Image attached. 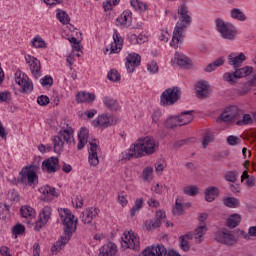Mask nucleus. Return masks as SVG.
<instances>
[{
	"label": "nucleus",
	"mask_w": 256,
	"mask_h": 256,
	"mask_svg": "<svg viewBox=\"0 0 256 256\" xmlns=\"http://www.w3.org/2000/svg\"><path fill=\"white\" fill-rule=\"evenodd\" d=\"M58 213L63 224L64 233L52 247V253H59V251H61V249L67 245L68 241H71L73 233L77 231V220H74L75 215L71 213V210L61 208L58 210Z\"/></svg>",
	"instance_id": "1"
},
{
	"label": "nucleus",
	"mask_w": 256,
	"mask_h": 256,
	"mask_svg": "<svg viewBox=\"0 0 256 256\" xmlns=\"http://www.w3.org/2000/svg\"><path fill=\"white\" fill-rule=\"evenodd\" d=\"M157 142L150 136L140 138L136 143L132 144L129 148V152H122L121 161H131L133 157L135 159H141L147 155H153L157 151Z\"/></svg>",
	"instance_id": "2"
},
{
	"label": "nucleus",
	"mask_w": 256,
	"mask_h": 256,
	"mask_svg": "<svg viewBox=\"0 0 256 256\" xmlns=\"http://www.w3.org/2000/svg\"><path fill=\"white\" fill-rule=\"evenodd\" d=\"M176 26L174 27L172 40L170 42L171 47L177 48L179 47V43L182 42L183 32L187 27H191L192 19L189 15V8H187L186 4H182L178 8L177 15H174V19H177Z\"/></svg>",
	"instance_id": "3"
},
{
	"label": "nucleus",
	"mask_w": 256,
	"mask_h": 256,
	"mask_svg": "<svg viewBox=\"0 0 256 256\" xmlns=\"http://www.w3.org/2000/svg\"><path fill=\"white\" fill-rule=\"evenodd\" d=\"M37 171H39L38 165L25 166L19 172L18 181L22 185H29V187H35L39 184V176H37Z\"/></svg>",
	"instance_id": "4"
},
{
	"label": "nucleus",
	"mask_w": 256,
	"mask_h": 256,
	"mask_svg": "<svg viewBox=\"0 0 256 256\" xmlns=\"http://www.w3.org/2000/svg\"><path fill=\"white\" fill-rule=\"evenodd\" d=\"M71 141H75L73 139V129H61L56 136L52 138L53 143V151L58 155L63 151V145L66 143H71Z\"/></svg>",
	"instance_id": "5"
},
{
	"label": "nucleus",
	"mask_w": 256,
	"mask_h": 256,
	"mask_svg": "<svg viewBox=\"0 0 256 256\" xmlns=\"http://www.w3.org/2000/svg\"><path fill=\"white\" fill-rule=\"evenodd\" d=\"M181 88L179 86H173L171 88H167L160 95V105L161 107H171V105H175L178 101H181Z\"/></svg>",
	"instance_id": "6"
},
{
	"label": "nucleus",
	"mask_w": 256,
	"mask_h": 256,
	"mask_svg": "<svg viewBox=\"0 0 256 256\" xmlns=\"http://www.w3.org/2000/svg\"><path fill=\"white\" fill-rule=\"evenodd\" d=\"M208 218L209 214H207V212H202L198 215V225L196 226L193 232V239L196 245L203 243V238L207 234V222L205 221H207Z\"/></svg>",
	"instance_id": "7"
},
{
	"label": "nucleus",
	"mask_w": 256,
	"mask_h": 256,
	"mask_svg": "<svg viewBox=\"0 0 256 256\" xmlns=\"http://www.w3.org/2000/svg\"><path fill=\"white\" fill-rule=\"evenodd\" d=\"M253 73V67L246 66L243 68L236 69L233 73L226 72L223 75L224 81H227L231 85H235L237 83L238 79H241L242 77H247Z\"/></svg>",
	"instance_id": "8"
},
{
	"label": "nucleus",
	"mask_w": 256,
	"mask_h": 256,
	"mask_svg": "<svg viewBox=\"0 0 256 256\" xmlns=\"http://www.w3.org/2000/svg\"><path fill=\"white\" fill-rule=\"evenodd\" d=\"M215 25L218 33H220L222 39H228V41H233L237 37V31L234 30L229 24L221 18L215 20Z\"/></svg>",
	"instance_id": "9"
},
{
	"label": "nucleus",
	"mask_w": 256,
	"mask_h": 256,
	"mask_svg": "<svg viewBox=\"0 0 256 256\" xmlns=\"http://www.w3.org/2000/svg\"><path fill=\"white\" fill-rule=\"evenodd\" d=\"M215 240L218 243H223L224 245H235L237 243V236L227 229L218 230L215 233Z\"/></svg>",
	"instance_id": "10"
},
{
	"label": "nucleus",
	"mask_w": 256,
	"mask_h": 256,
	"mask_svg": "<svg viewBox=\"0 0 256 256\" xmlns=\"http://www.w3.org/2000/svg\"><path fill=\"white\" fill-rule=\"evenodd\" d=\"M121 239L123 247H126V249H133V251H139V237L135 236V234L131 232H124Z\"/></svg>",
	"instance_id": "11"
},
{
	"label": "nucleus",
	"mask_w": 256,
	"mask_h": 256,
	"mask_svg": "<svg viewBox=\"0 0 256 256\" xmlns=\"http://www.w3.org/2000/svg\"><path fill=\"white\" fill-rule=\"evenodd\" d=\"M117 117L111 114H102L97 117V119L92 121V125L94 127H103L104 129L107 127H111L113 125H117Z\"/></svg>",
	"instance_id": "12"
},
{
	"label": "nucleus",
	"mask_w": 256,
	"mask_h": 256,
	"mask_svg": "<svg viewBox=\"0 0 256 256\" xmlns=\"http://www.w3.org/2000/svg\"><path fill=\"white\" fill-rule=\"evenodd\" d=\"M49 219H51V207L45 206L39 214V219L35 223L34 230L41 231V229L47 225Z\"/></svg>",
	"instance_id": "13"
},
{
	"label": "nucleus",
	"mask_w": 256,
	"mask_h": 256,
	"mask_svg": "<svg viewBox=\"0 0 256 256\" xmlns=\"http://www.w3.org/2000/svg\"><path fill=\"white\" fill-rule=\"evenodd\" d=\"M196 89V97L198 99H207L209 97V93H211V85L207 82V80H200L195 84Z\"/></svg>",
	"instance_id": "14"
},
{
	"label": "nucleus",
	"mask_w": 256,
	"mask_h": 256,
	"mask_svg": "<svg viewBox=\"0 0 256 256\" xmlns=\"http://www.w3.org/2000/svg\"><path fill=\"white\" fill-rule=\"evenodd\" d=\"M42 171H46V173H57L59 171V158L55 156H51L50 158L44 160L42 162Z\"/></svg>",
	"instance_id": "15"
},
{
	"label": "nucleus",
	"mask_w": 256,
	"mask_h": 256,
	"mask_svg": "<svg viewBox=\"0 0 256 256\" xmlns=\"http://www.w3.org/2000/svg\"><path fill=\"white\" fill-rule=\"evenodd\" d=\"M131 23H133V13L130 10H124L116 19L117 27H122V29L131 27Z\"/></svg>",
	"instance_id": "16"
},
{
	"label": "nucleus",
	"mask_w": 256,
	"mask_h": 256,
	"mask_svg": "<svg viewBox=\"0 0 256 256\" xmlns=\"http://www.w3.org/2000/svg\"><path fill=\"white\" fill-rule=\"evenodd\" d=\"M15 82L19 87H22V93H31V91H33V82H31L29 78H21V71L19 70L15 73Z\"/></svg>",
	"instance_id": "17"
},
{
	"label": "nucleus",
	"mask_w": 256,
	"mask_h": 256,
	"mask_svg": "<svg viewBox=\"0 0 256 256\" xmlns=\"http://www.w3.org/2000/svg\"><path fill=\"white\" fill-rule=\"evenodd\" d=\"M141 65V56L137 53H131L126 57L125 67L128 73H133L135 67Z\"/></svg>",
	"instance_id": "18"
},
{
	"label": "nucleus",
	"mask_w": 256,
	"mask_h": 256,
	"mask_svg": "<svg viewBox=\"0 0 256 256\" xmlns=\"http://www.w3.org/2000/svg\"><path fill=\"white\" fill-rule=\"evenodd\" d=\"M237 107L232 106L227 108L218 118L217 123H231L237 117Z\"/></svg>",
	"instance_id": "19"
},
{
	"label": "nucleus",
	"mask_w": 256,
	"mask_h": 256,
	"mask_svg": "<svg viewBox=\"0 0 256 256\" xmlns=\"http://www.w3.org/2000/svg\"><path fill=\"white\" fill-rule=\"evenodd\" d=\"M39 193H41L42 201H53L51 197H59V193L55 187H51L49 185L42 186L39 188Z\"/></svg>",
	"instance_id": "20"
},
{
	"label": "nucleus",
	"mask_w": 256,
	"mask_h": 256,
	"mask_svg": "<svg viewBox=\"0 0 256 256\" xmlns=\"http://www.w3.org/2000/svg\"><path fill=\"white\" fill-rule=\"evenodd\" d=\"M99 215V208L90 207L81 213L80 219L85 225L91 223Z\"/></svg>",
	"instance_id": "21"
},
{
	"label": "nucleus",
	"mask_w": 256,
	"mask_h": 256,
	"mask_svg": "<svg viewBox=\"0 0 256 256\" xmlns=\"http://www.w3.org/2000/svg\"><path fill=\"white\" fill-rule=\"evenodd\" d=\"M90 148L88 149V162L92 167H97L99 165V157L97 156V151H99V146L95 142H89Z\"/></svg>",
	"instance_id": "22"
},
{
	"label": "nucleus",
	"mask_w": 256,
	"mask_h": 256,
	"mask_svg": "<svg viewBox=\"0 0 256 256\" xmlns=\"http://www.w3.org/2000/svg\"><path fill=\"white\" fill-rule=\"evenodd\" d=\"M121 49H123V38L119 34V31L114 30L113 42L110 44V53H121Z\"/></svg>",
	"instance_id": "23"
},
{
	"label": "nucleus",
	"mask_w": 256,
	"mask_h": 256,
	"mask_svg": "<svg viewBox=\"0 0 256 256\" xmlns=\"http://www.w3.org/2000/svg\"><path fill=\"white\" fill-rule=\"evenodd\" d=\"M175 61L181 69H191L193 65L191 58L179 53L175 54L174 59H172V63H175Z\"/></svg>",
	"instance_id": "24"
},
{
	"label": "nucleus",
	"mask_w": 256,
	"mask_h": 256,
	"mask_svg": "<svg viewBox=\"0 0 256 256\" xmlns=\"http://www.w3.org/2000/svg\"><path fill=\"white\" fill-rule=\"evenodd\" d=\"M253 87H256V75L252 77L251 80H248L242 84H240L237 88L238 95H247Z\"/></svg>",
	"instance_id": "25"
},
{
	"label": "nucleus",
	"mask_w": 256,
	"mask_h": 256,
	"mask_svg": "<svg viewBox=\"0 0 256 256\" xmlns=\"http://www.w3.org/2000/svg\"><path fill=\"white\" fill-rule=\"evenodd\" d=\"M245 59H247V57L243 53H240V54L231 53L228 56V63L232 65L234 69H237V67H239L240 65H243V61H245Z\"/></svg>",
	"instance_id": "26"
},
{
	"label": "nucleus",
	"mask_w": 256,
	"mask_h": 256,
	"mask_svg": "<svg viewBox=\"0 0 256 256\" xmlns=\"http://www.w3.org/2000/svg\"><path fill=\"white\" fill-rule=\"evenodd\" d=\"M89 139V130L85 127L80 128L78 133V145L77 150L81 151L85 145H87V141Z\"/></svg>",
	"instance_id": "27"
},
{
	"label": "nucleus",
	"mask_w": 256,
	"mask_h": 256,
	"mask_svg": "<svg viewBox=\"0 0 256 256\" xmlns=\"http://www.w3.org/2000/svg\"><path fill=\"white\" fill-rule=\"evenodd\" d=\"M115 253H117V245L109 242L100 248V254L98 256H113Z\"/></svg>",
	"instance_id": "28"
},
{
	"label": "nucleus",
	"mask_w": 256,
	"mask_h": 256,
	"mask_svg": "<svg viewBox=\"0 0 256 256\" xmlns=\"http://www.w3.org/2000/svg\"><path fill=\"white\" fill-rule=\"evenodd\" d=\"M217 197H219V188H217L215 186H210V187L206 188L205 201H207L208 203H213V201H215V199H217Z\"/></svg>",
	"instance_id": "29"
},
{
	"label": "nucleus",
	"mask_w": 256,
	"mask_h": 256,
	"mask_svg": "<svg viewBox=\"0 0 256 256\" xmlns=\"http://www.w3.org/2000/svg\"><path fill=\"white\" fill-rule=\"evenodd\" d=\"M31 74L35 79H39L41 77V61L37 58H33L32 63L29 64Z\"/></svg>",
	"instance_id": "30"
},
{
	"label": "nucleus",
	"mask_w": 256,
	"mask_h": 256,
	"mask_svg": "<svg viewBox=\"0 0 256 256\" xmlns=\"http://www.w3.org/2000/svg\"><path fill=\"white\" fill-rule=\"evenodd\" d=\"M180 126L187 125L193 121V110H188L181 112L180 115H177Z\"/></svg>",
	"instance_id": "31"
},
{
	"label": "nucleus",
	"mask_w": 256,
	"mask_h": 256,
	"mask_svg": "<svg viewBox=\"0 0 256 256\" xmlns=\"http://www.w3.org/2000/svg\"><path fill=\"white\" fill-rule=\"evenodd\" d=\"M191 239H193V233H191V232L179 237L180 248L185 253H187V251H189V249H191V247L189 246V241H191Z\"/></svg>",
	"instance_id": "32"
},
{
	"label": "nucleus",
	"mask_w": 256,
	"mask_h": 256,
	"mask_svg": "<svg viewBox=\"0 0 256 256\" xmlns=\"http://www.w3.org/2000/svg\"><path fill=\"white\" fill-rule=\"evenodd\" d=\"M103 104L109 109V111H119V103L117 102V100L109 96H105L103 98Z\"/></svg>",
	"instance_id": "33"
},
{
	"label": "nucleus",
	"mask_w": 256,
	"mask_h": 256,
	"mask_svg": "<svg viewBox=\"0 0 256 256\" xmlns=\"http://www.w3.org/2000/svg\"><path fill=\"white\" fill-rule=\"evenodd\" d=\"M164 126L166 129H175V127H181V123L179 122V118L177 115L168 117L165 122Z\"/></svg>",
	"instance_id": "34"
},
{
	"label": "nucleus",
	"mask_w": 256,
	"mask_h": 256,
	"mask_svg": "<svg viewBox=\"0 0 256 256\" xmlns=\"http://www.w3.org/2000/svg\"><path fill=\"white\" fill-rule=\"evenodd\" d=\"M241 223V215L239 214H232L229 216V218L226 221L227 227L229 229H235Z\"/></svg>",
	"instance_id": "35"
},
{
	"label": "nucleus",
	"mask_w": 256,
	"mask_h": 256,
	"mask_svg": "<svg viewBox=\"0 0 256 256\" xmlns=\"http://www.w3.org/2000/svg\"><path fill=\"white\" fill-rule=\"evenodd\" d=\"M56 17H57L58 21H60V23H62V25H69V21H71L69 14H67V12H65L61 9L57 10Z\"/></svg>",
	"instance_id": "36"
},
{
	"label": "nucleus",
	"mask_w": 256,
	"mask_h": 256,
	"mask_svg": "<svg viewBox=\"0 0 256 256\" xmlns=\"http://www.w3.org/2000/svg\"><path fill=\"white\" fill-rule=\"evenodd\" d=\"M130 5L135 9V11H139V13H143V11H147V4L139 1V0H130Z\"/></svg>",
	"instance_id": "37"
},
{
	"label": "nucleus",
	"mask_w": 256,
	"mask_h": 256,
	"mask_svg": "<svg viewBox=\"0 0 256 256\" xmlns=\"http://www.w3.org/2000/svg\"><path fill=\"white\" fill-rule=\"evenodd\" d=\"M143 198H138L135 200L133 207L130 209V217H135L137 211H141L143 209Z\"/></svg>",
	"instance_id": "38"
},
{
	"label": "nucleus",
	"mask_w": 256,
	"mask_h": 256,
	"mask_svg": "<svg viewBox=\"0 0 256 256\" xmlns=\"http://www.w3.org/2000/svg\"><path fill=\"white\" fill-rule=\"evenodd\" d=\"M20 214L24 219H28V217H34L35 216V210L31 206H22L20 209Z\"/></svg>",
	"instance_id": "39"
},
{
	"label": "nucleus",
	"mask_w": 256,
	"mask_h": 256,
	"mask_svg": "<svg viewBox=\"0 0 256 256\" xmlns=\"http://www.w3.org/2000/svg\"><path fill=\"white\" fill-rule=\"evenodd\" d=\"M224 205L230 209H236L241 203L239 202V199L235 197H227L224 199Z\"/></svg>",
	"instance_id": "40"
},
{
	"label": "nucleus",
	"mask_w": 256,
	"mask_h": 256,
	"mask_svg": "<svg viewBox=\"0 0 256 256\" xmlns=\"http://www.w3.org/2000/svg\"><path fill=\"white\" fill-rule=\"evenodd\" d=\"M231 17L232 19H237L238 21H245L247 19L243 11H241L239 8H234L231 10Z\"/></svg>",
	"instance_id": "41"
},
{
	"label": "nucleus",
	"mask_w": 256,
	"mask_h": 256,
	"mask_svg": "<svg viewBox=\"0 0 256 256\" xmlns=\"http://www.w3.org/2000/svg\"><path fill=\"white\" fill-rule=\"evenodd\" d=\"M141 177L143 181L149 182L153 179V167H146L143 169Z\"/></svg>",
	"instance_id": "42"
},
{
	"label": "nucleus",
	"mask_w": 256,
	"mask_h": 256,
	"mask_svg": "<svg viewBox=\"0 0 256 256\" xmlns=\"http://www.w3.org/2000/svg\"><path fill=\"white\" fill-rule=\"evenodd\" d=\"M146 231H151V229H159L161 227V221L154 218L153 220L145 222Z\"/></svg>",
	"instance_id": "43"
},
{
	"label": "nucleus",
	"mask_w": 256,
	"mask_h": 256,
	"mask_svg": "<svg viewBox=\"0 0 256 256\" xmlns=\"http://www.w3.org/2000/svg\"><path fill=\"white\" fill-rule=\"evenodd\" d=\"M152 250L154 251V256L167 255V248H165V246H163L162 244L152 246Z\"/></svg>",
	"instance_id": "44"
},
{
	"label": "nucleus",
	"mask_w": 256,
	"mask_h": 256,
	"mask_svg": "<svg viewBox=\"0 0 256 256\" xmlns=\"http://www.w3.org/2000/svg\"><path fill=\"white\" fill-rule=\"evenodd\" d=\"M45 45V40H43V38L40 36H36L32 40V47H35V49H43L45 48Z\"/></svg>",
	"instance_id": "45"
},
{
	"label": "nucleus",
	"mask_w": 256,
	"mask_h": 256,
	"mask_svg": "<svg viewBox=\"0 0 256 256\" xmlns=\"http://www.w3.org/2000/svg\"><path fill=\"white\" fill-rule=\"evenodd\" d=\"M107 79L109 81H113L114 83L117 81H121V74L115 69H112L108 72Z\"/></svg>",
	"instance_id": "46"
},
{
	"label": "nucleus",
	"mask_w": 256,
	"mask_h": 256,
	"mask_svg": "<svg viewBox=\"0 0 256 256\" xmlns=\"http://www.w3.org/2000/svg\"><path fill=\"white\" fill-rule=\"evenodd\" d=\"M120 1L121 0H107L103 3L104 11H111L113 7H117V5H119Z\"/></svg>",
	"instance_id": "47"
},
{
	"label": "nucleus",
	"mask_w": 256,
	"mask_h": 256,
	"mask_svg": "<svg viewBox=\"0 0 256 256\" xmlns=\"http://www.w3.org/2000/svg\"><path fill=\"white\" fill-rule=\"evenodd\" d=\"M250 123H253V118H251L250 114H244L242 120L236 122L239 126L249 125Z\"/></svg>",
	"instance_id": "48"
},
{
	"label": "nucleus",
	"mask_w": 256,
	"mask_h": 256,
	"mask_svg": "<svg viewBox=\"0 0 256 256\" xmlns=\"http://www.w3.org/2000/svg\"><path fill=\"white\" fill-rule=\"evenodd\" d=\"M172 213L173 215H181L183 213V204L179 202V199H176Z\"/></svg>",
	"instance_id": "49"
},
{
	"label": "nucleus",
	"mask_w": 256,
	"mask_h": 256,
	"mask_svg": "<svg viewBox=\"0 0 256 256\" xmlns=\"http://www.w3.org/2000/svg\"><path fill=\"white\" fill-rule=\"evenodd\" d=\"M42 87H53V77L46 75L44 78L40 79Z\"/></svg>",
	"instance_id": "50"
},
{
	"label": "nucleus",
	"mask_w": 256,
	"mask_h": 256,
	"mask_svg": "<svg viewBox=\"0 0 256 256\" xmlns=\"http://www.w3.org/2000/svg\"><path fill=\"white\" fill-rule=\"evenodd\" d=\"M189 143H191V138L176 141L174 142L172 149H181V147H185V145H189Z\"/></svg>",
	"instance_id": "51"
},
{
	"label": "nucleus",
	"mask_w": 256,
	"mask_h": 256,
	"mask_svg": "<svg viewBox=\"0 0 256 256\" xmlns=\"http://www.w3.org/2000/svg\"><path fill=\"white\" fill-rule=\"evenodd\" d=\"M237 177H239V174L235 171H229L225 174L226 181H229L230 183H235Z\"/></svg>",
	"instance_id": "52"
},
{
	"label": "nucleus",
	"mask_w": 256,
	"mask_h": 256,
	"mask_svg": "<svg viewBox=\"0 0 256 256\" xmlns=\"http://www.w3.org/2000/svg\"><path fill=\"white\" fill-rule=\"evenodd\" d=\"M37 103L40 105V107H47V105L50 103V100L47 95H40L37 98Z\"/></svg>",
	"instance_id": "53"
},
{
	"label": "nucleus",
	"mask_w": 256,
	"mask_h": 256,
	"mask_svg": "<svg viewBox=\"0 0 256 256\" xmlns=\"http://www.w3.org/2000/svg\"><path fill=\"white\" fill-rule=\"evenodd\" d=\"M227 143H228V145L235 147V145H239V143H241V138L234 136V135H230L227 138Z\"/></svg>",
	"instance_id": "54"
},
{
	"label": "nucleus",
	"mask_w": 256,
	"mask_h": 256,
	"mask_svg": "<svg viewBox=\"0 0 256 256\" xmlns=\"http://www.w3.org/2000/svg\"><path fill=\"white\" fill-rule=\"evenodd\" d=\"M12 231L14 235H23V233H25V226H23V224L18 223L12 228Z\"/></svg>",
	"instance_id": "55"
},
{
	"label": "nucleus",
	"mask_w": 256,
	"mask_h": 256,
	"mask_svg": "<svg viewBox=\"0 0 256 256\" xmlns=\"http://www.w3.org/2000/svg\"><path fill=\"white\" fill-rule=\"evenodd\" d=\"M11 99V92H0V103H7Z\"/></svg>",
	"instance_id": "56"
},
{
	"label": "nucleus",
	"mask_w": 256,
	"mask_h": 256,
	"mask_svg": "<svg viewBox=\"0 0 256 256\" xmlns=\"http://www.w3.org/2000/svg\"><path fill=\"white\" fill-rule=\"evenodd\" d=\"M76 102H78V103H87V92H79L76 95Z\"/></svg>",
	"instance_id": "57"
},
{
	"label": "nucleus",
	"mask_w": 256,
	"mask_h": 256,
	"mask_svg": "<svg viewBox=\"0 0 256 256\" xmlns=\"http://www.w3.org/2000/svg\"><path fill=\"white\" fill-rule=\"evenodd\" d=\"M149 73H157L159 71V66H157V62L152 61L147 65Z\"/></svg>",
	"instance_id": "58"
},
{
	"label": "nucleus",
	"mask_w": 256,
	"mask_h": 256,
	"mask_svg": "<svg viewBox=\"0 0 256 256\" xmlns=\"http://www.w3.org/2000/svg\"><path fill=\"white\" fill-rule=\"evenodd\" d=\"M7 135H9V132L5 130V127H3V123H1L0 121V139H2V141H7Z\"/></svg>",
	"instance_id": "59"
},
{
	"label": "nucleus",
	"mask_w": 256,
	"mask_h": 256,
	"mask_svg": "<svg viewBox=\"0 0 256 256\" xmlns=\"http://www.w3.org/2000/svg\"><path fill=\"white\" fill-rule=\"evenodd\" d=\"M165 217H166L165 211H163V210L156 211V213H155L156 221H160V223H162L163 219H165Z\"/></svg>",
	"instance_id": "60"
},
{
	"label": "nucleus",
	"mask_w": 256,
	"mask_h": 256,
	"mask_svg": "<svg viewBox=\"0 0 256 256\" xmlns=\"http://www.w3.org/2000/svg\"><path fill=\"white\" fill-rule=\"evenodd\" d=\"M159 119H161V111L156 110L152 114V121L154 123H159Z\"/></svg>",
	"instance_id": "61"
},
{
	"label": "nucleus",
	"mask_w": 256,
	"mask_h": 256,
	"mask_svg": "<svg viewBox=\"0 0 256 256\" xmlns=\"http://www.w3.org/2000/svg\"><path fill=\"white\" fill-rule=\"evenodd\" d=\"M169 37H171V35H169V32L167 31H164L159 35L160 41H164V43H167V41H169Z\"/></svg>",
	"instance_id": "62"
},
{
	"label": "nucleus",
	"mask_w": 256,
	"mask_h": 256,
	"mask_svg": "<svg viewBox=\"0 0 256 256\" xmlns=\"http://www.w3.org/2000/svg\"><path fill=\"white\" fill-rule=\"evenodd\" d=\"M143 256H155V252L153 251V247H147L142 251Z\"/></svg>",
	"instance_id": "63"
},
{
	"label": "nucleus",
	"mask_w": 256,
	"mask_h": 256,
	"mask_svg": "<svg viewBox=\"0 0 256 256\" xmlns=\"http://www.w3.org/2000/svg\"><path fill=\"white\" fill-rule=\"evenodd\" d=\"M183 191L185 195H189V197H193V185L185 186Z\"/></svg>",
	"instance_id": "64"
}]
</instances>
